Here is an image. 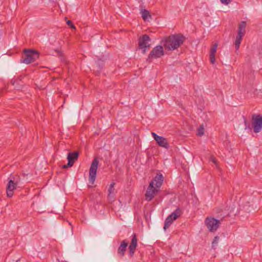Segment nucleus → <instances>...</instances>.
<instances>
[{
    "instance_id": "28",
    "label": "nucleus",
    "mask_w": 262,
    "mask_h": 262,
    "mask_svg": "<svg viewBox=\"0 0 262 262\" xmlns=\"http://www.w3.org/2000/svg\"><path fill=\"white\" fill-rule=\"evenodd\" d=\"M24 78V76H19L16 80H18V81L23 83V79Z\"/></svg>"
},
{
    "instance_id": "26",
    "label": "nucleus",
    "mask_w": 262,
    "mask_h": 262,
    "mask_svg": "<svg viewBox=\"0 0 262 262\" xmlns=\"http://www.w3.org/2000/svg\"><path fill=\"white\" fill-rule=\"evenodd\" d=\"M67 24H68V26H69L70 27H71L72 29H75V27L74 26V25L73 24V23L72 22V21L71 20H68L67 21Z\"/></svg>"
},
{
    "instance_id": "9",
    "label": "nucleus",
    "mask_w": 262,
    "mask_h": 262,
    "mask_svg": "<svg viewBox=\"0 0 262 262\" xmlns=\"http://www.w3.org/2000/svg\"><path fill=\"white\" fill-rule=\"evenodd\" d=\"M12 179H9L8 184L6 187V192L7 196L11 198L13 195V191L16 188L18 185V180L15 179L14 178Z\"/></svg>"
},
{
    "instance_id": "18",
    "label": "nucleus",
    "mask_w": 262,
    "mask_h": 262,
    "mask_svg": "<svg viewBox=\"0 0 262 262\" xmlns=\"http://www.w3.org/2000/svg\"><path fill=\"white\" fill-rule=\"evenodd\" d=\"M217 47V43L214 44L210 51V61L212 64H214L215 62V54L216 52Z\"/></svg>"
},
{
    "instance_id": "23",
    "label": "nucleus",
    "mask_w": 262,
    "mask_h": 262,
    "mask_svg": "<svg viewBox=\"0 0 262 262\" xmlns=\"http://www.w3.org/2000/svg\"><path fill=\"white\" fill-rule=\"evenodd\" d=\"M204 129L203 125L200 126V127L197 129V133H196L197 136H200V137H201L202 136H203L204 133Z\"/></svg>"
},
{
    "instance_id": "10",
    "label": "nucleus",
    "mask_w": 262,
    "mask_h": 262,
    "mask_svg": "<svg viewBox=\"0 0 262 262\" xmlns=\"http://www.w3.org/2000/svg\"><path fill=\"white\" fill-rule=\"evenodd\" d=\"M151 135L154 140L156 141L157 143L160 146L165 148L166 149L169 148V145L167 139L164 138L162 136H158L154 132L151 133Z\"/></svg>"
},
{
    "instance_id": "27",
    "label": "nucleus",
    "mask_w": 262,
    "mask_h": 262,
    "mask_svg": "<svg viewBox=\"0 0 262 262\" xmlns=\"http://www.w3.org/2000/svg\"><path fill=\"white\" fill-rule=\"evenodd\" d=\"M210 161H211V162H213V163H214L215 165H216V164H217V161H216V160L214 156H211V157H210Z\"/></svg>"
},
{
    "instance_id": "17",
    "label": "nucleus",
    "mask_w": 262,
    "mask_h": 262,
    "mask_svg": "<svg viewBox=\"0 0 262 262\" xmlns=\"http://www.w3.org/2000/svg\"><path fill=\"white\" fill-rule=\"evenodd\" d=\"M151 182H154V186L155 185L156 188H160L162 185L163 182V175L160 173H157Z\"/></svg>"
},
{
    "instance_id": "5",
    "label": "nucleus",
    "mask_w": 262,
    "mask_h": 262,
    "mask_svg": "<svg viewBox=\"0 0 262 262\" xmlns=\"http://www.w3.org/2000/svg\"><path fill=\"white\" fill-rule=\"evenodd\" d=\"M99 163L98 160L95 158L93 160L89 170V182L93 184L96 177L97 170Z\"/></svg>"
},
{
    "instance_id": "22",
    "label": "nucleus",
    "mask_w": 262,
    "mask_h": 262,
    "mask_svg": "<svg viewBox=\"0 0 262 262\" xmlns=\"http://www.w3.org/2000/svg\"><path fill=\"white\" fill-rule=\"evenodd\" d=\"M220 237L217 236H215L212 242V248L213 249H215V247L217 246L219 241Z\"/></svg>"
},
{
    "instance_id": "2",
    "label": "nucleus",
    "mask_w": 262,
    "mask_h": 262,
    "mask_svg": "<svg viewBox=\"0 0 262 262\" xmlns=\"http://www.w3.org/2000/svg\"><path fill=\"white\" fill-rule=\"evenodd\" d=\"M39 52L34 50L25 49L24 51L22 62L29 64L35 61L39 57Z\"/></svg>"
},
{
    "instance_id": "14",
    "label": "nucleus",
    "mask_w": 262,
    "mask_h": 262,
    "mask_svg": "<svg viewBox=\"0 0 262 262\" xmlns=\"http://www.w3.org/2000/svg\"><path fill=\"white\" fill-rule=\"evenodd\" d=\"M79 153L77 151L69 152L67 156L68 166H73L75 161L78 159Z\"/></svg>"
},
{
    "instance_id": "13",
    "label": "nucleus",
    "mask_w": 262,
    "mask_h": 262,
    "mask_svg": "<svg viewBox=\"0 0 262 262\" xmlns=\"http://www.w3.org/2000/svg\"><path fill=\"white\" fill-rule=\"evenodd\" d=\"M246 22L245 21H242L238 26V32L236 37V39L242 40L246 33Z\"/></svg>"
},
{
    "instance_id": "32",
    "label": "nucleus",
    "mask_w": 262,
    "mask_h": 262,
    "mask_svg": "<svg viewBox=\"0 0 262 262\" xmlns=\"http://www.w3.org/2000/svg\"><path fill=\"white\" fill-rule=\"evenodd\" d=\"M71 232H72V233H73L72 229H71Z\"/></svg>"
},
{
    "instance_id": "6",
    "label": "nucleus",
    "mask_w": 262,
    "mask_h": 262,
    "mask_svg": "<svg viewBox=\"0 0 262 262\" xmlns=\"http://www.w3.org/2000/svg\"><path fill=\"white\" fill-rule=\"evenodd\" d=\"M205 223L209 231L214 232L219 228L220 221L213 217H208L206 219Z\"/></svg>"
},
{
    "instance_id": "20",
    "label": "nucleus",
    "mask_w": 262,
    "mask_h": 262,
    "mask_svg": "<svg viewBox=\"0 0 262 262\" xmlns=\"http://www.w3.org/2000/svg\"><path fill=\"white\" fill-rule=\"evenodd\" d=\"M11 82L13 85L14 86L15 88L17 90H20L22 88V83L18 81L17 80H11Z\"/></svg>"
},
{
    "instance_id": "8",
    "label": "nucleus",
    "mask_w": 262,
    "mask_h": 262,
    "mask_svg": "<svg viewBox=\"0 0 262 262\" xmlns=\"http://www.w3.org/2000/svg\"><path fill=\"white\" fill-rule=\"evenodd\" d=\"M151 39L149 36L147 34L143 35L139 39V47L142 50V53L145 54L146 52V48H149L150 47V44L149 42Z\"/></svg>"
},
{
    "instance_id": "12",
    "label": "nucleus",
    "mask_w": 262,
    "mask_h": 262,
    "mask_svg": "<svg viewBox=\"0 0 262 262\" xmlns=\"http://www.w3.org/2000/svg\"><path fill=\"white\" fill-rule=\"evenodd\" d=\"M137 246V238L136 234L133 235L130 244L128 247V254L132 257L134 254L135 251Z\"/></svg>"
},
{
    "instance_id": "30",
    "label": "nucleus",
    "mask_w": 262,
    "mask_h": 262,
    "mask_svg": "<svg viewBox=\"0 0 262 262\" xmlns=\"http://www.w3.org/2000/svg\"><path fill=\"white\" fill-rule=\"evenodd\" d=\"M56 52H57L58 55H59V56L62 55V53L61 51H60L59 50H56Z\"/></svg>"
},
{
    "instance_id": "1",
    "label": "nucleus",
    "mask_w": 262,
    "mask_h": 262,
    "mask_svg": "<svg viewBox=\"0 0 262 262\" xmlns=\"http://www.w3.org/2000/svg\"><path fill=\"white\" fill-rule=\"evenodd\" d=\"M185 36L182 34H175L165 37L161 41V44L169 51L177 49L184 42Z\"/></svg>"
},
{
    "instance_id": "11",
    "label": "nucleus",
    "mask_w": 262,
    "mask_h": 262,
    "mask_svg": "<svg viewBox=\"0 0 262 262\" xmlns=\"http://www.w3.org/2000/svg\"><path fill=\"white\" fill-rule=\"evenodd\" d=\"M158 191L157 188L154 187V182H150L145 194L146 200L150 201Z\"/></svg>"
},
{
    "instance_id": "16",
    "label": "nucleus",
    "mask_w": 262,
    "mask_h": 262,
    "mask_svg": "<svg viewBox=\"0 0 262 262\" xmlns=\"http://www.w3.org/2000/svg\"><path fill=\"white\" fill-rule=\"evenodd\" d=\"M128 246V243L126 240L123 241L117 250V254L119 256L122 257L124 256L125 252L126 250V248Z\"/></svg>"
},
{
    "instance_id": "21",
    "label": "nucleus",
    "mask_w": 262,
    "mask_h": 262,
    "mask_svg": "<svg viewBox=\"0 0 262 262\" xmlns=\"http://www.w3.org/2000/svg\"><path fill=\"white\" fill-rule=\"evenodd\" d=\"M114 185H115V183L113 182L111 184V185L110 186V187L108 188V195L110 197H111V196L114 197V196L112 195L114 193V190H115Z\"/></svg>"
},
{
    "instance_id": "31",
    "label": "nucleus",
    "mask_w": 262,
    "mask_h": 262,
    "mask_svg": "<svg viewBox=\"0 0 262 262\" xmlns=\"http://www.w3.org/2000/svg\"><path fill=\"white\" fill-rule=\"evenodd\" d=\"M244 123H245V129H246L247 126V121H246V119H244Z\"/></svg>"
},
{
    "instance_id": "3",
    "label": "nucleus",
    "mask_w": 262,
    "mask_h": 262,
    "mask_svg": "<svg viewBox=\"0 0 262 262\" xmlns=\"http://www.w3.org/2000/svg\"><path fill=\"white\" fill-rule=\"evenodd\" d=\"M164 55L163 45H158L154 47L148 56L147 61L150 62L152 59L161 58Z\"/></svg>"
},
{
    "instance_id": "4",
    "label": "nucleus",
    "mask_w": 262,
    "mask_h": 262,
    "mask_svg": "<svg viewBox=\"0 0 262 262\" xmlns=\"http://www.w3.org/2000/svg\"><path fill=\"white\" fill-rule=\"evenodd\" d=\"M182 213V211L179 208H177L174 211L171 213L166 219L164 223L163 229L165 231L168 229L173 221L178 218Z\"/></svg>"
},
{
    "instance_id": "29",
    "label": "nucleus",
    "mask_w": 262,
    "mask_h": 262,
    "mask_svg": "<svg viewBox=\"0 0 262 262\" xmlns=\"http://www.w3.org/2000/svg\"><path fill=\"white\" fill-rule=\"evenodd\" d=\"M72 166H68V163H67V164H66V165H63L62 166V168H63L66 169V168H68V167H72Z\"/></svg>"
},
{
    "instance_id": "19",
    "label": "nucleus",
    "mask_w": 262,
    "mask_h": 262,
    "mask_svg": "<svg viewBox=\"0 0 262 262\" xmlns=\"http://www.w3.org/2000/svg\"><path fill=\"white\" fill-rule=\"evenodd\" d=\"M141 14L144 21L148 20V18H151L149 12L146 9H142L141 10Z\"/></svg>"
},
{
    "instance_id": "24",
    "label": "nucleus",
    "mask_w": 262,
    "mask_h": 262,
    "mask_svg": "<svg viewBox=\"0 0 262 262\" xmlns=\"http://www.w3.org/2000/svg\"><path fill=\"white\" fill-rule=\"evenodd\" d=\"M241 42V40L235 39V48L236 50H238L239 49Z\"/></svg>"
},
{
    "instance_id": "25",
    "label": "nucleus",
    "mask_w": 262,
    "mask_h": 262,
    "mask_svg": "<svg viewBox=\"0 0 262 262\" xmlns=\"http://www.w3.org/2000/svg\"><path fill=\"white\" fill-rule=\"evenodd\" d=\"M232 0H220L222 4H225V5H228L229 4Z\"/></svg>"
},
{
    "instance_id": "7",
    "label": "nucleus",
    "mask_w": 262,
    "mask_h": 262,
    "mask_svg": "<svg viewBox=\"0 0 262 262\" xmlns=\"http://www.w3.org/2000/svg\"><path fill=\"white\" fill-rule=\"evenodd\" d=\"M252 120L254 132H260L262 129V115L254 114L252 116Z\"/></svg>"
},
{
    "instance_id": "15",
    "label": "nucleus",
    "mask_w": 262,
    "mask_h": 262,
    "mask_svg": "<svg viewBox=\"0 0 262 262\" xmlns=\"http://www.w3.org/2000/svg\"><path fill=\"white\" fill-rule=\"evenodd\" d=\"M104 61L103 60L98 59L97 60H95V63L93 66V70L96 75H98L100 73L102 69Z\"/></svg>"
}]
</instances>
